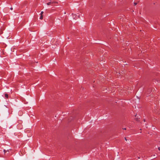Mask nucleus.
<instances>
[{
	"instance_id": "f257e3e1",
	"label": "nucleus",
	"mask_w": 160,
	"mask_h": 160,
	"mask_svg": "<svg viewBox=\"0 0 160 160\" xmlns=\"http://www.w3.org/2000/svg\"><path fill=\"white\" fill-rule=\"evenodd\" d=\"M54 3H57V2H49L47 3V5H51V4H53Z\"/></svg>"
},
{
	"instance_id": "f03ea898",
	"label": "nucleus",
	"mask_w": 160,
	"mask_h": 160,
	"mask_svg": "<svg viewBox=\"0 0 160 160\" xmlns=\"http://www.w3.org/2000/svg\"><path fill=\"white\" fill-rule=\"evenodd\" d=\"M5 97L7 98H8V94H7V93H5Z\"/></svg>"
},
{
	"instance_id": "7ed1b4c3",
	"label": "nucleus",
	"mask_w": 160,
	"mask_h": 160,
	"mask_svg": "<svg viewBox=\"0 0 160 160\" xmlns=\"http://www.w3.org/2000/svg\"><path fill=\"white\" fill-rule=\"evenodd\" d=\"M42 19H43V16H42V15H41L40 17V19L42 20Z\"/></svg>"
},
{
	"instance_id": "20e7f679",
	"label": "nucleus",
	"mask_w": 160,
	"mask_h": 160,
	"mask_svg": "<svg viewBox=\"0 0 160 160\" xmlns=\"http://www.w3.org/2000/svg\"><path fill=\"white\" fill-rule=\"evenodd\" d=\"M135 119H136V121H139V119H138V118H136Z\"/></svg>"
},
{
	"instance_id": "39448f33",
	"label": "nucleus",
	"mask_w": 160,
	"mask_h": 160,
	"mask_svg": "<svg viewBox=\"0 0 160 160\" xmlns=\"http://www.w3.org/2000/svg\"><path fill=\"white\" fill-rule=\"evenodd\" d=\"M43 12L42 11L41 12V13H40L41 15H42V14H43Z\"/></svg>"
},
{
	"instance_id": "423d86ee",
	"label": "nucleus",
	"mask_w": 160,
	"mask_h": 160,
	"mask_svg": "<svg viewBox=\"0 0 160 160\" xmlns=\"http://www.w3.org/2000/svg\"><path fill=\"white\" fill-rule=\"evenodd\" d=\"M134 5H137V3L134 2Z\"/></svg>"
},
{
	"instance_id": "0eeeda50",
	"label": "nucleus",
	"mask_w": 160,
	"mask_h": 160,
	"mask_svg": "<svg viewBox=\"0 0 160 160\" xmlns=\"http://www.w3.org/2000/svg\"><path fill=\"white\" fill-rule=\"evenodd\" d=\"M3 151L5 153H6V151L5 150H4Z\"/></svg>"
},
{
	"instance_id": "6e6552de",
	"label": "nucleus",
	"mask_w": 160,
	"mask_h": 160,
	"mask_svg": "<svg viewBox=\"0 0 160 160\" xmlns=\"http://www.w3.org/2000/svg\"><path fill=\"white\" fill-rule=\"evenodd\" d=\"M124 139H125V140L126 141H127V138H126V137L124 138Z\"/></svg>"
},
{
	"instance_id": "1a4fd4ad",
	"label": "nucleus",
	"mask_w": 160,
	"mask_h": 160,
	"mask_svg": "<svg viewBox=\"0 0 160 160\" xmlns=\"http://www.w3.org/2000/svg\"><path fill=\"white\" fill-rule=\"evenodd\" d=\"M158 149L160 151V147H158Z\"/></svg>"
},
{
	"instance_id": "9d476101",
	"label": "nucleus",
	"mask_w": 160,
	"mask_h": 160,
	"mask_svg": "<svg viewBox=\"0 0 160 160\" xmlns=\"http://www.w3.org/2000/svg\"><path fill=\"white\" fill-rule=\"evenodd\" d=\"M12 9H13V8H10V9H11V10H12Z\"/></svg>"
},
{
	"instance_id": "9b49d317",
	"label": "nucleus",
	"mask_w": 160,
	"mask_h": 160,
	"mask_svg": "<svg viewBox=\"0 0 160 160\" xmlns=\"http://www.w3.org/2000/svg\"><path fill=\"white\" fill-rule=\"evenodd\" d=\"M151 92V90H149L148 91V92Z\"/></svg>"
},
{
	"instance_id": "f8f14e48",
	"label": "nucleus",
	"mask_w": 160,
	"mask_h": 160,
	"mask_svg": "<svg viewBox=\"0 0 160 160\" xmlns=\"http://www.w3.org/2000/svg\"><path fill=\"white\" fill-rule=\"evenodd\" d=\"M123 129H124V130H126V128H123Z\"/></svg>"
},
{
	"instance_id": "ddd939ff",
	"label": "nucleus",
	"mask_w": 160,
	"mask_h": 160,
	"mask_svg": "<svg viewBox=\"0 0 160 160\" xmlns=\"http://www.w3.org/2000/svg\"><path fill=\"white\" fill-rule=\"evenodd\" d=\"M143 121H144V122H145V119H144V120H143Z\"/></svg>"
},
{
	"instance_id": "4468645a",
	"label": "nucleus",
	"mask_w": 160,
	"mask_h": 160,
	"mask_svg": "<svg viewBox=\"0 0 160 160\" xmlns=\"http://www.w3.org/2000/svg\"><path fill=\"white\" fill-rule=\"evenodd\" d=\"M136 116H137V114H136V115H135V117H136Z\"/></svg>"
}]
</instances>
